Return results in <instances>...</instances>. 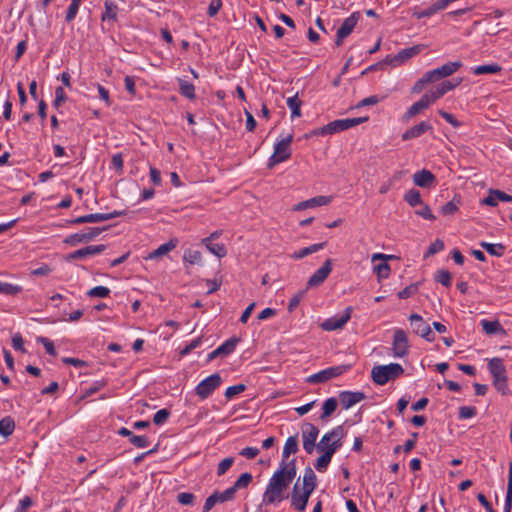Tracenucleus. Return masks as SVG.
<instances>
[{
    "label": "nucleus",
    "instance_id": "1",
    "mask_svg": "<svg viewBox=\"0 0 512 512\" xmlns=\"http://www.w3.org/2000/svg\"><path fill=\"white\" fill-rule=\"evenodd\" d=\"M295 476L296 464L294 459L288 463H281L269 479L263 494V502L265 504L281 502L284 499V491L289 487Z\"/></svg>",
    "mask_w": 512,
    "mask_h": 512
},
{
    "label": "nucleus",
    "instance_id": "2",
    "mask_svg": "<svg viewBox=\"0 0 512 512\" xmlns=\"http://www.w3.org/2000/svg\"><path fill=\"white\" fill-rule=\"evenodd\" d=\"M404 373L403 367L398 363L377 365L371 370V378L377 385H385L390 380L397 379Z\"/></svg>",
    "mask_w": 512,
    "mask_h": 512
},
{
    "label": "nucleus",
    "instance_id": "3",
    "mask_svg": "<svg viewBox=\"0 0 512 512\" xmlns=\"http://www.w3.org/2000/svg\"><path fill=\"white\" fill-rule=\"evenodd\" d=\"M488 369L493 378V385L502 395L509 393L507 385L506 368L501 358H492L488 362Z\"/></svg>",
    "mask_w": 512,
    "mask_h": 512
},
{
    "label": "nucleus",
    "instance_id": "4",
    "mask_svg": "<svg viewBox=\"0 0 512 512\" xmlns=\"http://www.w3.org/2000/svg\"><path fill=\"white\" fill-rule=\"evenodd\" d=\"M344 437V429L342 425L334 427L330 432L323 435L318 443L317 450L325 452L335 447V452L342 446V439Z\"/></svg>",
    "mask_w": 512,
    "mask_h": 512
},
{
    "label": "nucleus",
    "instance_id": "5",
    "mask_svg": "<svg viewBox=\"0 0 512 512\" xmlns=\"http://www.w3.org/2000/svg\"><path fill=\"white\" fill-rule=\"evenodd\" d=\"M461 79L445 80L423 94L424 98L428 100L430 106L442 98L446 93L452 91L460 85Z\"/></svg>",
    "mask_w": 512,
    "mask_h": 512
},
{
    "label": "nucleus",
    "instance_id": "6",
    "mask_svg": "<svg viewBox=\"0 0 512 512\" xmlns=\"http://www.w3.org/2000/svg\"><path fill=\"white\" fill-rule=\"evenodd\" d=\"M409 341L406 331L401 328L394 329L393 340H392V352L393 356L397 358H403L409 353Z\"/></svg>",
    "mask_w": 512,
    "mask_h": 512
},
{
    "label": "nucleus",
    "instance_id": "7",
    "mask_svg": "<svg viewBox=\"0 0 512 512\" xmlns=\"http://www.w3.org/2000/svg\"><path fill=\"white\" fill-rule=\"evenodd\" d=\"M350 365H339L321 370L307 378V382L311 384L324 383L332 378L338 377L345 373Z\"/></svg>",
    "mask_w": 512,
    "mask_h": 512
},
{
    "label": "nucleus",
    "instance_id": "8",
    "mask_svg": "<svg viewBox=\"0 0 512 512\" xmlns=\"http://www.w3.org/2000/svg\"><path fill=\"white\" fill-rule=\"evenodd\" d=\"M352 312L353 308L351 306L346 307L342 314L334 315L330 318L325 319L320 324L321 329L324 331H335L342 329L350 320Z\"/></svg>",
    "mask_w": 512,
    "mask_h": 512
},
{
    "label": "nucleus",
    "instance_id": "9",
    "mask_svg": "<svg viewBox=\"0 0 512 512\" xmlns=\"http://www.w3.org/2000/svg\"><path fill=\"white\" fill-rule=\"evenodd\" d=\"M222 383V378L218 373H214L202 380L195 388L196 394L201 399L208 398Z\"/></svg>",
    "mask_w": 512,
    "mask_h": 512
},
{
    "label": "nucleus",
    "instance_id": "10",
    "mask_svg": "<svg viewBox=\"0 0 512 512\" xmlns=\"http://www.w3.org/2000/svg\"><path fill=\"white\" fill-rule=\"evenodd\" d=\"M367 119L368 117H359L334 120L324 126V132H328V135H332L341 131L348 130L354 126H357L367 121Z\"/></svg>",
    "mask_w": 512,
    "mask_h": 512
},
{
    "label": "nucleus",
    "instance_id": "11",
    "mask_svg": "<svg viewBox=\"0 0 512 512\" xmlns=\"http://www.w3.org/2000/svg\"><path fill=\"white\" fill-rule=\"evenodd\" d=\"M409 321L415 334L421 336L429 342L434 341L435 335L432 332L429 324L426 323L421 315L413 313L409 316Z\"/></svg>",
    "mask_w": 512,
    "mask_h": 512
},
{
    "label": "nucleus",
    "instance_id": "12",
    "mask_svg": "<svg viewBox=\"0 0 512 512\" xmlns=\"http://www.w3.org/2000/svg\"><path fill=\"white\" fill-rule=\"evenodd\" d=\"M421 52V46L416 45L399 51L396 55H387L385 63L392 67H397L405 63L408 59L416 56Z\"/></svg>",
    "mask_w": 512,
    "mask_h": 512
},
{
    "label": "nucleus",
    "instance_id": "13",
    "mask_svg": "<svg viewBox=\"0 0 512 512\" xmlns=\"http://www.w3.org/2000/svg\"><path fill=\"white\" fill-rule=\"evenodd\" d=\"M318 435L319 429L314 424L305 423L302 425L303 448L306 453H313Z\"/></svg>",
    "mask_w": 512,
    "mask_h": 512
},
{
    "label": "nucleus",
    "instance_id": "14",
    "mask_svg": "<svg viewBox=\"0 0 512 512\" xmlns=\"http://www.w3.org/2000/svg\"><path fill=\"white\" fill-rule=\"evenodd\" d=\"M359 18H360L359 12H354L343 21L341 27L338 29L337 34H336V40H335L336 46L342 45L343 40L345 38H347L353 32Z\"/></svg>",
    "mask_w": 512,
    "mask_h": 512
},
{
    "label": "nucleus",
    "instance_id": "15",
    "mask_svg": "<svg viewBox=\"0 0 512 512\" xmlns=\"http://www.w3.org/2000/svg\"><path fill=\"white\" fill-rule=\"evenodd\" d=\"M126 215V211H113L110 213H94V214H88L79 216L76 219L72 221V223L75 224H82V223H98L103 222L107 220L114 219L116 217H120Z\"/></svg>",
    "mask_w": 512,
    "mask_h": 512
},
{
    "label": "nucleus",
    "instance_id": "16",
    "mask_svg": "<svg viewBox=\"0 0 512 512\" xmlns=\"http://www.w3.org/2000/svg\"><path fill=\"white\" fill-rule=\"evenodd\" d=\"M394 255H388L384 253H374L371 257L372 262L376 260H382L384 262L377 264L374 266L373 270L377 275V279L379 282H381L383 279H386L389 277L390 274V266L386 262L387 260L394 259Z\"/></svg>",
    "mask_w": 512,
    "mask_h": 512
},
{
    "label": "nucleus",
    "instance_id": "17",
    "mask_svg": "<svg viewBox=\"0 0 512 512\" xmlns=\"http://www.w3.org/2000/svg\"><path fill=\"white\" fill-rule=\"evenodd\" d=\"M332 271V260L327 259L323 265L317 269L307 282V288L320 286Z\"/></svg>",
    "mask_w": 512,
    "mask_h": 512
},
{
    "label": "nucleus",
    "instance_id": "18",
    "mask_svg": "<svg viewBox=\"0 0 512 512\" xmlns=\"http://www.w3.org/2000/svg\"><path fill=\"white\" fill-rule=\"evenodd\" d=\"M293 141V135L287 134L285 137L277 140L274 145V153L280 157V160H288L291 157V143Z\"/></svg>",
    "mask_w": 512,
    "mask_h": 512
},
{
    "label": "nucleus",
    "instance_id": "19",
    "mask_svg": "<svg viewBox=\"0 0 512 512\" xmlns=\"http://www.w3.org/2000/svg\"><path fill=\"white\" fill-rule=\"evenodd\" d=\"M311 494L303 491H299L298 481L295 483L292 494H291V505L298 511L302 512L305 510Z\"/></svg>",
    "mask_w": 512,
    "mask_h": 512
},
{
    "label": "nucleus",
    "instance_id": "20",
    "mask_svg": "<svg viewBox=\"0 0 512 512\" xmlns=\"http://www.w3.org/2000/svg\"><path fill=\"white\" fill-rule=\"evenodd\" d=\"M332 201L331 196H316L313 198H310L308 200L299 202L295 204L292 208L293 211H302L308 208H314L319 206H326L329 205Z\"/></svg>",
    "mask_w": 512,
    "mask_h": 512
},
{
    "label": "nucleus",
    "instance_id": "21",
    "mask_svg": "<svg viewBox=\"0 0 512 512\" xmlns=\"http://www.w3.org/2000/svg\"><path fill=\"white\" fill-rule=\"evenodd\" d=\"M432 129H433V127L429 121H422L419 124L414 125L411 128L407 129L401 135V138L403 141L415 139V138L422 136L426 132L431 131Z\"/></svg>",
    "mask_w": 512,
    "mask_h": 512
},
{
    "label": "nucleus",
    "instance_id": "22",
    "mask_svg": "<svg viewBox=\"0 0 512 512\" xmlns=\"http://www.w3.org/2000/svg\"><path fill=\"white\" fill-rule=\"evenodd\" d=\"M365 397V394L360 391H343L339 394V401L344 409H350L357 403L364 400Z\"/></svg>",
    "mask_w": 512,
    "mask_h": 512
},
{
    "label": "nucleus",
    "instance_id": "23",
    "mask_svg": "<svg viewBox=\"0 0 512 512\" xmlns=\"http://www.w3.org/2000/svg\"><path fill=\"white\" fill-rule=\"evenodd\" d=\"M105 249H106V246L103 245V244L86 246L84 248L78 249V250L70 253L67 256V259L68 260L84 259V258H87V257H90V256H94V255L100 254Z\"/></svg>",
    "mask_w": 512,
    "mask_h": 512
},
{
    "label": "nucleus",
    "instance_id": "24",
    "mask_svg": "<svg viewBox=\"0 0 512 512\" xmlns=\"http://www.w3.org/2000/svg\"><path fill=\"white\" fill-rule=\"evenodd\" d=\"M499 201L512 202V196L500 190H490L488 196L482 199L481 203L494 207Z\"/></svg>",
    "mask_w": 512,
    "mask_h": 512
},
{
    "label": "nucleus",
    "instance_id": "25",
    "mask_svg": "<svg viewBox=\"0 0 512 512\" xmlns=\"http://www.w3.org/2000/svg\"><path fill=\"white\" fill-rule=\"evenodd\" d=\"M435 180L434 174L426 169H422L413 175L414 184L423 188L432 186Z\"/></svg>",
    "mask_w": 512,
    "mask_h": 512
},
{
    "label": "nucleus",
    "instance_id": "26",
    "mask_svg": "<svg viewBox=\"0 0 512 512\" xmlns=\"http://www.w3.org/2000/svg\"><path fill=\"white\" fill-rule=\"evenodd\" d=\"M429 107H430V104H429L428 100L425 99L424 96L422 95L421 98L418 101L413 103L407 109V111L403 115V120L404 121H409L411 118H413L414 116L418 115L422 111L428 109Z\"/></svg>",
    "mask_w": 512,
    "mask_h": 512
},
{
    "label": "nucleus",
    "instance_id": "27",
    "mask_svg": "<svg viewBox=\"0 0 512 512\" xmlns=\"http://www.w3.org/2000/svg\"><path fill=\"white\" fill-rule=\"evenodd\" d=\"M317 485V477L311 467H306L303 475V487L302 490L310 494L313 493Z\"/></svg>",
    "mask_w": 512,
    "mask_h": 512
},
{
    "label": "nucleus",
    "instance_id": "28",
    "mask_svg": "<svg viewBox=\"0 0 512 512\" xmlns=\"http://www.w3.org/2000/svg\"><path fill=\"white\" fill-rule=\"evenodd\" d=\"M299 450L298 445V435L290 436L287 438L282 452V463H285V460L289 458L291 454L297 453Z\"/></svg>",
    "mask_w": 512,
    "mask_h": 512
},
{
    "label": "nucleus",
    "instance_id": "29",
    "mask_svg": "<svg viewBox=\"0 0 512 512\" xmlns=\"http://www.w3.org/2000/svg\"><path fill=\"white\" fill-rule=\"evenodd\" d=\"M480 324L484 330V332L488 335L492 334H505V329L500 324L498 320L489 321L487 319H482Z\"/></svg>",
    "mask_w": 512,
    "mask_h": 512
},
{
    "label": "nucleus",
    "instance_id": "30",
    "mask_svg": "<svg viewBox=\"0 0 512 512\" xmlns=\"http://www.w3.org/2000/svg\"><path fill=\"white\" fill-rule=\"evenodd\" d=\"M440 11H442V10L438 7L436 2H434L429 7L425 8L423 10H420L417 7L413 8L412 17H414L418 20L423 19V18H430Z\"/></svg>",
    "mask_w": 512,
    "mask_h": 512
},
{
    "label": "nucleus",
    "instance_id": "31",
    "mask_svg": "<svg viewBox=\"0 0 512 512\" xmlns=\"http://www.w3.org/2000/svg\"><path fill=\"white\" fill-rule=\"evenodd\" d=\"M440 11H442V10L438 7L436 2H434L429 7L425 8L423 10H420L417 7L413 8L412 17H414L418 20L423 19V18H430Z\"/></svg>",
    "mask_w": 512,
    "mask_h": 512
},
{
    "label": "nucleus",
    "instance_id": "32",
    "mask_svg": "<svg viewBox=\"0 0 512 512\" xmlns=\"http://www.w3.org/2000/svg\"><path fill=\"white\" fill-rule=\"evenodd\" d=\"M462 62L452 61L443 64L441 67L436 68L439 76L443 79L451 76L462 67Z\"/></svg>",
    "mask_w": 512,
    "mask_h": 512
},
{
    "label": "nucleus",
    "instance_id": "33",
    "mask_svg": "<svg viewBox=\"0 0 512 512\" xmlns=\"http://www.w3.org/2000/svg\"><path fill=\"white\" fill-rule=\"evenodd\" d=\"M176 246H177V240L172 239V240L168 241L167 243L160 245L157 249L152 251L148 256V259H155V258H159L163 255H166L167 253L172 251Z\"/></svg>",
    "mask_w": 512,
    "mask_h": 512
},
{
    "label": "nucleus",
    "instance_id": "34",
    "mask_svg": "<svg viewBox=\"0 0 512 512\" xmlns=\"http://www.w3.org/2000/svg\"><path fill=\"white\" fill-rule=\"evenodd\" d=\"M334 453H335V447L329 449L328 451L322 452V455L320 457H318V459L316 460V463L314 465L315 468L319 472L326 471L328 465L331 462V459H332V456Z\"/></svg>",
    "mask_w": 512,
    "mask_h": 512
},
{
    "label": "nucleus",
    "instance_id": "35",
    "mask_svg": "<svg viewBox=\"0 0 512 512\" xmlns=\"http://www.w3.org/2000/svg\"><path fill=\"white\" fill-rule=\"evenodd\" d=\"M178 83H179V92L182 96H184L185 98H187L189 100H194L196 98L195 86L191 82L179 78Z\"/></svg>",
    "mask_w": 512,
    "mask_h": 512
},
{
    "label": "nucleus",
    "instance_id": "36",
    "mask_svg": "<svg viewBox=\"0 0 512 512\" xmlns=\"http://www.w3.org/2000/svg\"><path fill=\"white\" fill-rule=\"evenodd\" d=\"M286 103H287L288 108L291 111V118L292 119L298 118V117L301 116L302 101L299 99L298 93H296L295 95L287 98Z\"/></svg>",
    "mask_w": 512,
    "mask_h": 512
},
{
    "label": "nucleus",
    "instance_id": "37",
    "mask_svg": "<svg viewBox=\"0 0 512 512\" xmlns=\"http://www.w3.org/2000/svg\"><path fill=\"white\" fill-rule=\"evenodd\" d=\"M326 245V242L312 244L308 247L302 248L293 253L292 258L294 259H302L312 253L318 252L323 249Z\"/></svg>",
    "mask_w": 512,
    "mask_h": 512
},
{
    "label": "nucleus",
    "instance_id": "38",
    "mask_svg": "<svg viewBox=\"0 0 512 512\" xmlns=\"http://www.w3.org/2000/svg\"><path fill=\"white\" fill-rule=\"evenodd\" d=\"M105 11L101 16L102 21L117 20L118 6L111 0H106L104 3Z\"/></svg>",
    "mask_w": 512,
    "mask_h": 512
},
{
    "label": "nucleus",
    "instance_id": "39",
    "mask_svg": "<svg viewBox=\"0 0 512 512\" xmlns=\"http://www.w3.org/2000/svg\"><path fill=\"white\" fill-rule=\"evenodd\" d=\"M480 246L485 249L490 255L501 257L504 255L505 246L501 243H488L485 241L480 242Z\"/></svg>",
    "mask_w": 512,
    "mask_h": 512
},
{
    "label": "nucleus",
    "instance_id": "40",
    "mask_svg": "<svg viewBox=\"0 0 512 512\" xmlns=\"http://www.w3.org/2000/svg\"><path fill=\"white\" fill-rule=\"evenodd\" d=\"M15 430V421L11 416H6L0 420V435L8 437Z\"/></svg>",
    "mask_w": 512,
    "mask_h": 512
},
{
    "label": "nucleus",
    "instance_id": "41",
    "mask_svg": "<svg viewBox=\"0 0 512 512\" xmlns=\"http://www.w3.org/2000/svg\"><path fill=\"white\" fill-rule=\"evenodd\" d=\"M502 70L501 66L498 64H486L479 65L472 69L473 74L475 75H483V74H496Z\"/></svg>",
    "mask_w": 512,
    "mask_h": 512
},
{
    "label": "nucleus",
    "instance_id": "42",
    "mask_svg": "<svg viewBox=\"0 0 512 512\" xmlns=\"http://www.w3.org/2000/svg\"><path fill=\"white\" fill-rule=\"evenodd\" d=\"M203 245H205L206 249L217 256L218 258H223L227 254V249L224 244L222 243H212V242H201Z\"/></svg>",
    "mask_w": 512,
    "mask_h": 512
},
{
    "label": "nucleus",
    "instance_id": "43",
    "mask_svg": "<svg viewBox=\"0 0 512 512\" xmlns=\"http://www.w3.org/2000/svg\"><path fill=\"white\" fill-rule=\"evenodd\" d=\"M253 480V476L249 472H245L241 474L238 479L235 481L234 485L230 488L236 494L237 490L247 488Z\"/></svg>",
    "mask_w": 512,
    "mask_h": 512
},
{
    "label": "nucleus",
    "instance_id": "44",
    "mask_svg": "<svg viewBox=\"0 0 512 512\" xmlns=\"http://www.w3.org/2000/svg\"><path fill=\"white\" fill-rule=\"evenodd\" d=\"M239 343V338L232 337L228 340H226L223 344H221L218 347V351L221 353V357L228 356L231 354L235 349L237 344Z\"/></svg>",
    "mask_w": 512,
    "mask_h": 512
},
{
    "label": "nucleus",
    "instance_id": "45",
    "mask_svg": "<svg viewBox=\"0 0 512 512\" xmlns=\"http://www.w3.org/2000/svg\"><path fill=\"white\" fill-rule=\"evenodd\" d=\"M404 200L411 206V207H417L422 205L423 201L421 198V194L416 189H410L407 191L404 195Z\"/></svg>",
    "mask_w": 512,
    "mask_h": 512
},
{
    "label": "nucleus",
    "instance_id": "46",
    "mask_svg": "<svg viewBox=\"0 0 512 512\" xmlns=\"http://www.w3.org/2000/svg\"><path fill=\"white\" fill-rule=\"evenodd\" d=\"M337 403L338 402H337L336 398H334V397H330V398L326 399L322 406L323 412H322V415L320 416V418L322 420H324L327 417H329L330 415H332L337 408Z\"/></svg>",
    "mask_w": 512,
    "mask_h": 512
},
{
    "label": "nucleus",
    "instance_id": "47",
    "mask_svg": "<svg viewBox=\"0 0 512 512\" xmlns=\"http://www.w3.org/2000/svg\"><path fill=\"white\" fill-rule=\"evenodd\" d=\"M183 259H184V261L188 262L191 265L201 264V262H202V254L198 250L187 249L184 252Z\"/></svg>",
    "mask_w": 512,
    "mask_h": 512
},
{
    "label": "nucleus",
    "instance_id": "48",
    "mask_svg": "<svg viewBox=\"0 0 512 512\" xmlns=\"http://www.w3.org/2000/svg\"><path fill=\"white\" fill-rule=\"evenodd\" d=\"M22 291V287L7 282L0 281V294L4 295H16Z\"/></svg>",
    "mask_w": 512,
    "mask_h": 512
},
{
    "label": "nucleus",
    "instance_id": "49",
    "mask_svg": "<svg viewBox=\"0 0 512 512\" xmlns=\"http://www.w3.org/2000/svg\"><path fill=\"white\" fill-rule=\"evenodd\" d=\"M213 494L216 495L217 503L232 501L235 498V493L230 487L224 490L223 492L216 491Z\"/></svg>",
    "mask_w": 512,
    "mask_h": 512
},
{
    "label": "nucleus",
    "instance_id": "50",
    "mask_svg": "<svg viewBox=\"0 0 512 512\" xmlns=\"http://www.w3.org/2000/svg\"><path fill=\"white\" fill-rule=\"evenodd\" d=\"M106 385H107V382L104 380L95 381L92 383V385L90 387L85 389L82 397L83 398L89 397V396L93 395L94 393L98 392L99 390H101L102 388H104Z\"/></svg>",
    "mask_w": 512,
    "mask_h": 512
},
{
    "label": "nucleus",
    "instance_id": "51",
    "mask_svg": "<svg viewBox=\"0 0 512 512\" xmlns=\"http://www.w3.org/2000/svg\"><path fill=\"white\" fill-rule=\"evenodd\" d=\"M109 294H110V289L105 286H96L87 292V295L89 297L105 298V297H108Z\"/></svg>",
    "mask_w": 512,
    "mask_h": 512
},
{
    "label": "nucleus",
    "instance_id": "52",
    "mask_svg": "<svg viewBox=\"0 0 512 512\" xmlns=\"http://www.w3.org/2000/svg\"><path fill=\"white\" fill-rule=\"evenodd\" d=\"M130 443L137 448H146L150 445L148 437L143 435H132L129 439Z\"/></svg>",
    "mask_w": 512,
    "mask_h": 512
},
{
    "label": "nucleus",
    "instance_id": "53",
    "mask_svg": "<svg viewBox=\"0 0 512 512\" xmlns=\"http://www.w3.org/2000/svg\"><path fill=\"white\" fill-rule=\"evenodd\" d=\"M419 285L418 283H413L407 287H405L403 290L398 292V297L400 299H407L415 295L418 291Z\"/></svg>",
    "mask_w": 512,
    "mask_h": 512
},
{
    "label": "nucleus",
    "instance_id": "54",
    "mask_svg": "<svg viewBox=\"0 0 512 512\" xmlns=\"http://www.w3.org/2000/svg\"><path fill=\"white\" fill-rule=\"evenodd\" d=\"M170 416V411L166 408L158 410L153 416V422L156 425L164 424Z\"/></svg>",
    "mask_w": 512,
    "mask_h": 512
},
{
    "label": "nucleus",
    "instance_id": "55",
    "mask_svg": "<svg viewBox=\"0 0 512 512\" xmlns=\"http://www.w3.org/2000/svg\"><path fill=\"white\" fill-rule=\"evenodd\" d=\"M435 279L445 287H449L451 285V274L447 270L438 271L435 275Z\"/></svg>",
    "mask_w": 512,
    "mask_h": 512
},
{
    "label": "nucleus",
    "instance_id": "56",
    "mask_svg": "<svg viewBox=\"0 0 512 512\" xmlns=\"http://www.w3.org/2000/svg\"><path fill=\"white\" fill-rule=\"evenodd\" d=\"M234 463V458L233 457H227V458H224L219 464H218V467H217V475L218 476H222L224 475L230 468L231 466L233 465Z\"/></svg>",
    "mask_w": 512,
    "mask_h": 512
},
{
    "label": "nucleus",
    "instance_id": "57",
    "mask_svg": "<svg viewBox=\"0 0 512 512\" xmlns=\"http://www.w3.org/2000/svg\"><path fill=\"white\" fill-rule=\"evenodd\" d=\"M444 249V242L440 239H436L433 243L428 247L425 257H430L438 252H441Z\"/></svg>",
    "mask_w": 512,
    "mask_h": 512
},
{
    "label": "nucleus",
    "instance_id": "58",
    "mask_svg": "<svg viewBox=\"0 0 512 512\" xmlns=\"http://www.w3.org/2000/svg\"><path fill=\"white\" fill-rule=\"evenodd\" d=\"M477 414V409L474 406H462L459 408L458 416L460 419H469Z\"/></svg>",
    "mask_w": 512,
    "mask_h": 512
},
{
    "label": "nucleus",
    "instance_id": "59",
    "mask_svg": "<svg viewBox=\"0 0 512 512\" xmlns=\"http://www.w3.org/2000/svg\"><path fill=\"white\" fill-rule=\"evenodd\" d=\"M67 99L66 93L64 89L59 86L55 89V99L53 101V106L55 108H59Z\"/></svg>",
    "mask_w": 512,
    "mask_h": 512
},
{
    "label": "nucleus",
    "instance_id": "60",
    "mask_svg": "<svg viewBox=\"0 0 512 512\" xmlns=\"http://www.w3.org/2000/svg\"><path fill=\"white\" fill-rule=\"evenodd\" d=\"M401 176V172H398L392 176V178L388 179L387 181L383 182L382 185L379 188L380 194H386L391 187L393 186L394 182L399 180Z\"/></svg>",
    "mask_w": 512,
    "mask_h": 512
},
{
    "label": "nucleus",
    "instance_id": "61",
    "mask_svg": "<svg viewBox=\"0 0 512 512\" xmlns=\"http://www.w3.org/2000/svg\"><path fill=\"white\" fill-rule=\"evenodd\" d=\"M415 213L424 219L435 220V216L432 214L430 207L424 203L420 205L419 209L415 210Z\"/></svg>",
    "mask_w": 512,
    "mask_h": 512
},
{
    "label": "nucleus",
    "instance_id": "62",
    "mask_svg": "<svg viewBox=\"0 0 512 512\" xmlns=\"http://www.w3.org/2000/svg\"><path fill=\"white\" fill-rule=\"evenodd\" d=\"M246 386L244 384H237L233 386H229L225 391V397L228 399L233 398L237 394L245 391Z\"/></svg>",
    "mask_w": 512,
    "mask_h": 512
},
{
    "label": "nucleus",
    "instance_id": "63",
    "mask_svg": "<svg viewBox=\"0 0 512 512\" xmlns=\"http://www.w3.org/2000/svg\"><path fill=\"white\" fill-rule=\"evenodd\" d=\"M104 230V228H99V227H88L86 228L83 233L85 235V239L86 241H91L93 239H95L96 237H98L102 231Z\"/></svg>",
    "mask_w": 512,
    "mask_h": 512
},
{
    "label": "nucleus",
    "instance_id": "64",
    "mask_svg": "<svg viewBox=\"0 0 512 512\" xmlns=\"http://www.w3.org/2000/svg\"><path fill=\"white\" fill-rule=\"evenodd\" d=\"M79 7H80V5L77 3H73V2L70 3V5L68 6V9L66 11V16H65L66 22L70 23L75 19L76 15L78 13Z\"/></svg>",
    "mask_w": 512,
    "mask_h": 512
}]
</instances>
